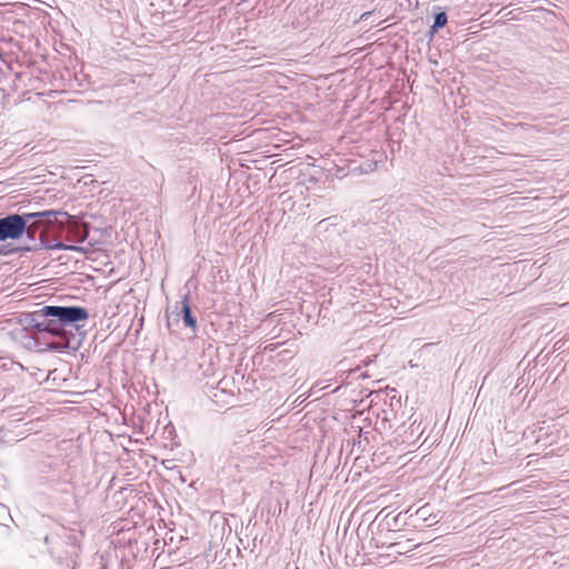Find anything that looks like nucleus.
Instances as JSON below:
<instances>
[{"label":"nucleus","mask_w":569,"mask_h":569,"mask_svg":"<svg viewBox=\"0 0 569 569\" xmlns=\"http://www.w3.org/2000/svg\"><path fill=\"white\" fill-rule=\"evenodd\" d=\"M87 319V309L79 306H44L29 313L26 325L37 333L46 332L62 337L68 328L78 329L79 323Z\"/></svg>","instance_id":"nucleus-1"},{"label":"nucleus","mask_w":569,"mask_h":569,"mask_svg":"<svg viewBox=\"0 0 569 569\" xmlns=\"http://www.w3.org/2000/svg\"><path fill=\"white\" fill-rule=\"evenodd\" d=\"M20 217H41L29 219V227L28 231H26V239H33L34 237L43 234L42 232H39L41 229H57V226L63 222L62 219L67 221H74V216L52 209L38 212L20 213Z\"/></svg>","instance_id":"nucleus-2"},{"label":"nucleus","mask_w":569,"mask_h":569,"mask_svg":"<svg viewBox=\"0 0 569 569\" xmlns=\"http://www.w3.org/2000/svg\"><path fill=\"white\" fill-rule=\"evenodd\" d=\"M40 216H19V213H8V216L0 218V242L8 240L17 241L26 237L27 222L29 219H38Z\"/></svg>","instance_id":"nucleus-3"},{"label":"nucleus","mask_w":569,"mask_h":569,"mask_svg":"<svg viewBox=\"0 0 569 569\" xmlns=\"http://www.w3.org/2000/svg\"><path fill=\"white\" fill-rule=\"evenodd\" d=\"M180 321H183V326L196 333L197 319L191 305H189V293L184 295L180 301L174 302L171 312L167 313V329L172 332V328Z\"/></svg>","instance_id":"nucleus-4"},{"label":"nucleus","mask_w":569,"mask_h":569,"mask_svg":"<svg viewBox=\"0 0 569 569\" xmlns=\"http://www.w3.org/2000/svg\"><path fill=\"white\" fill-rule=\"evenodd\" d=\"M26 240L29 241V244L24 247L26 251L48 249L84 253L83 247H79L77 244H69L57 238H49L43 233L39 234L38 237H34V239Z\"/></svg>","instance_id":"nucleus-5"},{"label":"nucleus","mask_w":569,"mask_h":569,"mask_svg":"<svg viewBox=\"0 0 569 569\" xmlns=\"http://www.w3.org/2000/svg\"><path fill=\"white\" fill-rule=\"evenodd\" d=\"M62 221L64 222L58 224V230L68 232V241L81 243L88 238L87 222H81L79 218H76V221Z\"/></svg>","instance_id":"nucleus-6"},{"label":"nucleus","mask_w":569,"mask_h":569,"mask_svg":"<svg viewBox=\"0 0 569 569\" xmlns=\"http://www.w3.org/2000/svg\"><path fill=\"white\" fill-rule=\"evenodd\" d=\"M447 24V13L446 11H440L435 14V23L431 26V30H429V33H431V37L437 33L440 29L446 27Z\"/></svg>","instance_id":"nucleus-7"},{"label":"nucleus","mask_w":569,"mask_h":569,"mask_svg":"<svg viewBox=\"0 0 569 569\" xmlns=\"http://www.w3.org/2000/svg\"><path fill=\"white\" fill-rule=\"evenodd\" d=\"M362 442L368 443V432H362L361 429L358 430V441H353V445L361 448Z\"/></svg>","instance_id":"nucleus-8"},{"label":"nucleus","mask_w":569,"mask_h":569,"mask_svg":"<svg viewBox=\"0 0 569 569\" xmlns=\"http://www.w3.org/2000/svg\"><path fill=\"white\" fill-rule=\"evenodd\" d=\"M163 568H171V569H192V563L190 561H183L176 566L170 567H163Z\"/></svg>","instance_id":"nucleus-9"},{"label":"nucleus","mask_w":569,"mask_h":569,"mask_svg":"<svg viewBox=\"0 0 569 569\" xmlns=\"http://www.w3.org/2000/svg\"><path fill=\"white\" fill-rule=\"evenodd\" d=\"M49 348H51L54 351H62L63 349L67 348V343H64V345L52 343L49 346Z\"/></svg>","instance_id":"nucleus-10"},{"label":"nucleus","mask_w":569,"mask_h":569,"mask_svg":"<svg viewBox=\"0 0 569 569\" xmlns=\"http://www.w3.org/2000/svg\"><path fill=\"white\" fill-rule=\"evenodd\" d=\"M416 515H418L419 518H421L422 520H426L427 508L422 507V508L418 509V512H416Z\"/></svg>","instance_id":"nucleus-11"},{"label":"nucleus","mask_w":569,"mask_h":569,"mask_svg":"<svg viewBox=\"0 0 569 569\" xmlns=\"http://www.w3.org/2000/svg\"><path fill=\"white\" fill-rule=\"evenodd\" d=\"M369 16H371L370 11L365 12L363 14H361V20H366Z\"/></svg>","instance_id":"nucleus-12"},{"label":"nucleus","mask_w":569,"mask_h":569,"mask_svg":"<svg viewBox=\"0 0 569 569\" xmlns=\"http://www.w3.org/2000/svg\"><path fill=\"white\" fill-rule=\"evenodd\" d=\"M44 542H46V543H48V542H49V537H48V536H46V538H44Z\"/></svg>","instance_id":"nucleus-13"},{"label":"nucleus","mask_w":569,"mask_h":569,"mask_svg":"<svg viewBox=\"0 0 569 569\" xmlns=\"http://www.w3.org/2000/svg\"><path fill=\"white\" fill-rule=\"evenodd\" d=\"M160 569H171V568H163V567H161Z\"/></svg>","instance_id":"nucleus-14"}]
</instances>
